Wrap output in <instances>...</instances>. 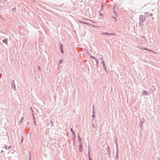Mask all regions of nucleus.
I'll use <instances>...</instances> for the list:
<instances>
[{
    "instance_id": "1",
    "label": "nucleus",
    "mask_w": 160,
    "mask_h": 160,
    "mask_svg": "<svg viewBox=\"0 0 160 160\" xmlns=\"http://www.w3.org/2000/svg\"><path fill=\"white\" fill-rule=\"evenodd\" d=\"M141 21L143 22L145 20V18L143 16H141L139 18Z\"/></svg>"
},
{
    "instance_id": "2",
    "label": "nucleus",
    "mask_w": 160,
    "mask_h": 160,
    "mask_svg": "<svg viewBox=\"0 0 160 160\" xmlns=\"http://www.w3.org/2000/svg\"><path fill=\"white\" fill-rule=\"evenodd\" d=\"M61 45L62 46V49L61 50V52L62 53H63V50L62 49V45Z\"/></svg>"
},
{
    "instance_id": "3",
    "label": "nucleus",
    "mask_w": 160,
    "mask_h": 160,
    "mask_svg": "<svg viewBox=\"0 0 160 160\" xmlns=\"http://www.w3.org/2000/svg\"><path fill=\"white\" fill-rule=\"evenodd\" d=\"M71 130L72 132L73 133H74V132H73V130H72V128H71Z\"/></svg>"
},
{
    "instance_id": "4",
    "label": "nucleus",
    "mask_w": 160,
    "mask_h": 160,
    "mask_svg": "<svg viewBox=\"0 0 160 160\" xmlns=\"http://www.w3.org/2000/svg\"><path fill=\"white\" fill-rule=\"evenodd\" d=\"M80 151H81V152H82V148L80 149Z\"/></svg>"
},
{
    "instance_id": "5",
    "label": "nucleus",
    "mask_w": 160,
    "mask_h": 160,
    "mask_svg": "<svg viewBox=\"0 0 160 160\" xmlns=\"http://www.w3.org/2000/svg\"><path fill=\"white\" fill-rule=\"evenodd\" d=\"M92 116V117H94V115H93Z\"/></svg>"
},
{
    "instance_id": "6",
    "label": "nucleus",
    "mask_w": 160,
    "mask_h": 160,
    "mask_svg": "<svg viewBox=\"0 0 160 160\" xmlns=\"http://www.w3.org/2000/svg\"><path fill=\"white\" fill-rule=\"evenodd\" d=\"M89 160H92V159L91 158H90L89 159Z\"/></svg>"
},
{
    "instance_id": "7",
    "label": "nucleus",
    "mask_w": 160,
    "mask_h": 160,
    "mask_svg": "<svg viewBox=\"0 0 160 160\" xmlns=\"http://www.w3.org/2000/svg\"><path fill=\"white\" fill-rule=\"evenodd\" d=\"M107 35H108V33H107Z\"/></svg>"
}]
</instances>
